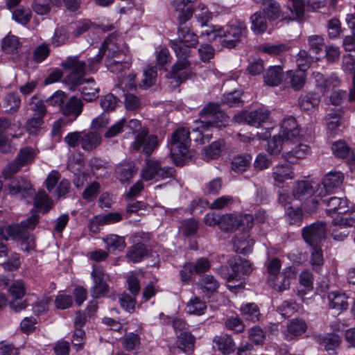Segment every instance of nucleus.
Instances as JSON below:
<instances>
[{
  "instance_id": "1",
  "label": "nucleus",
  "mask_w": 355,
  "mask_h": 355,
  "mask_svg": "<svg viewBox=\"0 0 355 355\" xmlns=\"http://www.w3.org/2000/svg\"><path fill=\"white\" fill-rule=\"evenodd\" d=\"M246 25L240 21L224 27H214L202 33V35H206L208 37L209 41L220 39L222 45L227 49L235 47L243 37H246Z\"/></svg>"
},
{
  "instance_id": "2",
  "label": "nucleus",
  "mask_w": 355,
  "mask_h": 355,
  "mask_svg": "<svg viewBox=\"0 0 355 355\" xmlns=\"http://www.w3.org/2000/svg\"><path fill=\"white\" fill-rule=\"evenodd\" d=\"M189 135V129L180 128L177 129L171 136V155L177 166L181 165L189 157L188 155V144L191 140Z\"/></svg>"
},
{
  "instance_id": "3",
  "label": "nucleus",
  "mask_w": 355,
  "mask_h": 355,
  "mask_svg": "<svg viewBox=\"0 0 355 355\" xmlns=\"http://www.w3.org/2000/svg\"><path fill=\"white\" fill-rule=\"evenodd\" d=\"M177 34L178 37L169 42L176 57L191 55V49L198 43V36L187 26H179Z\"/></svg>"
},
{
  "instance_id": "4",
  "label": "nucleus",
  "mask_w": 355,
  "mask_h": 355,
  "mask_svg": "<svg viewBox=\"0 0 355 355\" xmlns=\"http://www.w3.org/2000/svg\"><path fill=\"white\" fill-rule=\"evenodd\" d=\"M199 121L211 129H220L230 122V118L221 110L219 104L209 103L199 113Z\"/></svg>"
},
{
  "instance_id": "5",
  "label": "nucleus",
  "mask_w": 355,
  "mask_h": 355,
  "mask_svg": "<svg viewBox=\"0 0 355 355\" xmlns=\"http://www.w3.org/2000/svg\"><path fill=\"white\" fill-rule=\"evenodd\" d=\"M127 52L128 47L123 44L121 38L115 35H110L105 40L101 48L99 49L98 53L91 59V62H99L103 55H105V57H115L121 53L125 55Z\"/></svg>"
},
{
  "instance_id": "6",
  "label": "nucleus",
  "mask_w": 355,
  "mask_h": 355,
  "mask_svg": "<svg viewBox=\"0 0 355 355\" xmlns=\"http://www.w3.org/2000/svg\"><path fill=\"white\" fill-rule=\"evenodd\" d=\"M159 145V140L155 135H149L148 129L141 128L137 133L132 147L134 150H142L143 153L149 156Z\"/></svg>"
},
{
  "instance_id": "7",
  "label": "nucleus",
  "mask_w": 355,
  "mask_h": 355,
  "mask_svg": "<svg viewBox=\"0 0 355 355\" xmlns=\"http://www.w3.org/2000/svg\"><path fill=\"white\" fill-rule=\"evenodd\" d=\"M173 170L170 167H162L158 161L148 160L141 171V177L146 181H160L173 177Z\"/></svg>"
},
{
  "instance_id": "8",
  "label": "nucleus",
  "mask_w": 355,
  "mask_h": 355,
  "mask_svg": "<svg viewBox=\"0 0 355 355\" xmlns=\"http://www.w3.org/2000/svg\"><path fill=\"white\" fill-rule=\"evenodd\" d=\"M190 56L177 57L178 60L172 66L170 74L171 84L173 87H178L191 76V72L189 70L191 62L188 60Z\"/></svg>"
},
{
  "instance_id": "9",
  "label": "nucleus",
  "mask_w": 355,
  "mask_h": 355,
  "mask_svg": "<svg viewBox=\"0 0 355 355\" xmlns=\"http://www.w3.org/2000/svg\"><path fill=\"white\" fill-rule=\"evenodd\" d=\"M270 117V112L261 107L252 111H242L234 116V120L239 123H245L251 126L259 128L266 123Z\"/></svg>"
},
{
  "instance_id": "10",
  "label": "nucleus",
  "mask_w": 355,
  "mask_h": 355,
  "mask_svg": "<svg viewBox=\"0 0 355 355\" xmlns=\"http://www.w3.org/2000/svg\"><path fill=\"white\" fill-rule=\"evenodd\" d=\"M344 180V175L340 171H330L322 179V184H316L318 196L323 197L333 193L339 188Z\"/></svg>"
},
{
  "instance_id": "11",
  "label": "nucleus",
  "mask_w": 355,
  "mask_h": 355,
  "mask_svg": "<svg viewBox=\"0 0 355 355\" xmlns=\"http://www.w3.org/2000/svg\"><path fill=\"white\" fill-rule=\"evenodd\" d=\"M72 87H79L83 99L91 102L98 97L99 87L93 78H78L72 80Z\"/></svg>"
},
{
  "instance_id": "12",
  "label": "nucleus",
  "mask_w": 355,
  "mask_h": 355,
  "mask_svg": "<svg viewBox=\"0 0 355 355\" xmlns=\"http://www.w3.org/2000/svg\"><path fill=\"white\" fill-rule=\"evenodd\" d=\"M326 232L325 223L316 222L304 227L302 230V236L310 245H315L325 238Z\"/></svg>"
},
{
  "instance_id": "13",
  "label": "nucleus",
  "mask_w": 355,
  "mask_h": 355,
  "mask_svg": "<svg viewBox=\"0 0 355 355\" xmlns=\"http://www.w3.org/2000/svg\"><path fill=\"white\" fill-rule=\"evenodd\" d=\"M229 265L232 273L227 274L225 278L230 283L234 280H239L240 275H248L252 272L253 268L252 263L241 257H234L229 261Z\"/></svg>"
},
{
  "instance_id": "14",
  "label": "nucleus",
  "mask_w": 355,
  "mask_h": 355,
  "mask_svg": "<svg viewBox=\"0 0 355 355\" xmlns=\"http://www.w3.org/2000/svg\"><path fill=\"white\" fill-rule=\"evenodd\" d=\"M279 135L286 142L291 141L292 143L300 141L302 137L300 135L296 119L292 116L286 118L282 121Z\"/></svg>"
},
{
  "instance_id": "15",
  "label": "nucleus",
  "mask_w": 355,
  "mask_h": 355,
  "mask_svg": "<svg viewBox=\"0 0 355 355\" xmlns=\"http://www.w3.org/2000/svg\"><path fill=\"white\" fill-rule=\"evenodd\" d=\"M294 277L293 269L291 267H288L273 277H268V282L275 291L282 292L289 288L291 281Z\"/></svg>"
},
{
  "instance_id": "16",
  "label": "nucleus",
  "mask_w": 355,
  "mask_h": 355,
  "mask_svg": "<svg viewBox=\"0 0 355 355\" xmlns=\"http://www.w3.org/2000/svg\"><path fill=\"white\" fill-rule=\"evenodd\" d=\"M311 153V147L303 143H300L290 150L282 154L285 161L292 164H297L302 159H306Z\"/></svg>"
},
{
  "instance_id": "17",
  "label": "nucleus",
  "mask_w": 355,
  "mask_h": 355,
  "mask_svg": "<svg viewBox=\"0 0 355 355\" xmlns=\"http://www.w3.org/2000/svg\"><path fill=\"white\" fill-rule=\"evenodd\" d=\"M8 291L12 297L10 302V307L16 312L25 309L26 304L21 300L25 295L24 282L21 281L15 282L10 286Z\"/></svg>"
},
{
  "instance_id": "18",
  "label": "nucleus",
  "mask_w": 355,
  "mask_h": 355,
  "mask_svg": "<svg viewBox=\"0 0 355 355\" xmlns=\"http://www.w3.org/2000/svg\"><path fill=\"white\" fill-rule=\"evenodd\" d=\"M62 67L64 69L71 71L68 77L69 82L78 78H83L85 72L86 64L84 61L79 60L77 56L69 57L62 63Z\"/></svg>"
},
{
  "instance_id": "19",
  "label": "nucleus",
  "mask_w": 355,
  "mask_h": 355,
  "mask_svg": "<svg viewBox=\"0 0 355 355\" xmlns=\"http://www.w3.org/2000/svg\"><path fill=\"white\" fill-rule=\"evenodd\" d=\"M8 190L10 194L19 195L23 198L32 196L35 193L30 182L22 178L12 180L8 185Z\"/></svg>"
},
{
  "instance_id": "20",
  "label": "nucleus",
  "mask_w": 355,
  "mask_h": 355,
  "mask_svg": "<svg viewBox=\"0 0 355 355\" xmlns=\"http://www.w3.org/2000/svg\"><path fill=\"white\" fill-rule=\"evenodd\" d=\"M137 167L134 162L124 161L117 164L114 169L116 178L121 183L129 182L137 174Z\"/></svg>"
},
{
  "instance_id": "21",
  "label": "nucleus",
  "mask_w": 355,
  "mask_h": 355,
  "mask_svg": "<svg viewBox=\"0 0 355 355\" xmlns=\"http://www.w3.org/2000/svg\"><path fill=\"white\" fill-rule=\"evenodd\" d=\"M317 184L308 180L296 181L293 185L292 193L297 200H304L316 193Z\"/></svg>"
},
{
  "instance_id": "22",
  "label": "nucleus",
  "mask_w": 355,
  "mask_h": 355,
  "mask_svg": "<svg viewBox=\"0 0 355 355\" xmlns=\"http://www.w3.org/2000/svg\"><path fill=\"white\" fill-rule=\"evenodd\" d=\"M105 62L107 69L115 73H119L130 66L128 55L122 53L115 57H105Z\"/></svg>"
},
{
  "instance_id": "23",
  "label": "nucleus",
  "mask_w": 355,
  "mask_h": 355,
  "mask_svg": "<svg viewBox=\"0 0 355 355\" xmlns=\"http://www.w3.org/2000/svg\"><path fill=\"white\" fill-rule=\"evenodd\" d=\"M271 176L277 184H284L295 178L293 168L288 164H277L272 169Z\"/></svg>"
},
{
  "instance_id": "24",
  "label": "nucleus",
  "mask_w": 355,
  "mask_h": 355,
  "mask_svg": "<svg viewBox=\"0 0 355 355\" xmlns=\"http://www.w3.org/2000/svg\"><path fill=\"white\" fill-rule=\"evenodd\" d=\"M195 123L196 125L189 130L191 137L190 139L200 144L208 142L212 137V129L200 121H196Z\"/></svg>"
},
{
  "instance_id": "25",
  "label": "nucleus",
  "mask_w": 355,
  "mask_h": 355,
  "mask_svg": "<svg viewBox=\"0 0 355 355\" xmlns=\"http://www.w3.org/2000/svg\"><path fill=\"white\" fill-rule=\"evenodd\" d=\"M102 137L96 131H82L81 148L92 151L101 144Z\"/></svg>"
},
{
  "instance_id": "26",
  "label": "nucleus",
  "mask_w": 355,
  "mask_h": 355,
  "mask_svg": "<svg viewBox=\"0 0 355 355\" xmlns=\"http://www.w3.org/2000/svg\"><path fill=\"white\" fill-rule=\"evenodd\" d=\"M323 202L328 207L327 209L328 214H342L348 211V200L345 198L331 197Z\"/></svg>"
},
{
  "instance_id": "27",
  "label": "nucleus",
  "mask_w": 355,
  "mask_h": 355,
  "mask_svg": "<svg viewBox=\"0 0 355 355\" xmlns=\"http://www.w3.org/2000/svg\"><path fill=\"white\" fill-rule=\"evenodd\" d=\"M329 306L331 309L345 311L348 308L347 297L345 293L340 291H332L327 295Z\"/></svg>"
},
{
  "instance_id": "28",
  "label": "nucleus",
  "mask_w": 355,
  "mask_h": 355,
  "mask_svg": "<svg viewBox=\"0 0 355 355\" xmlns=\"http://www.w3.org/2000/svg\"><path fill=\"white\" fill-rule=\"evenodd\" d=\"M320 103V96L315 92H308L302 94L298 103L300 108L305 111H311L319 105Z\"/></svg>"
},
{
  "instance_id": "29",
  "label": "nucleus",
  "mask_w": 355,
  "mask_h": 355,
  "mask_svg": "<svg viewBox=\"0 0 355 355\" xmlns=\"http://www.w3.org/2000/svg\"><path fill=\"white\" fill-rule=\"evenodd\" d=\"M199 286L202 293L209 297L214 293L217 292L219 282L214 276L207 275L200 277Z\"/></svg>"
},
{
  "instance_id": "30",
  "label": "nucleus",
  "mask_w": 355,
  "mask_h": 355,
  "mask_svg": "<svg viewBox=\"0 0 355 355\" xmlns=\"http://www.w3.org/2000/svg\"><path fill=\"white\" fill-rule=\"evenodd\" d=\"M83 103L76 96L71 97L62 107V114L65 116H73L76 119L82 112Z\"/></svg>"
},
{
  "instance_id": "31",
  "label": "nucleus",
  "mask_w": 355,
  "mask_h": 355,
  "mask_svg": "<svg viewBox=\"0 0 355 355\" xmlns=\"http://www.w3.org/2000/svg\"><path fill=\"white\" fill-rule=\"evenodd\" d=\"M331 150L334 155L337 157L346 158L349 162L354 160L353 152L344 141H335L331 146Z\"/></svg>"
},
{
  "instance_id": "32",
  "label": "nucleus",
  "mask_w": 355,
  "mask_h": 355,
  "mask_svg": "<svg viewBox=\"0 0 355 355\" xmlns=\"http://www.w3.org/2000/svg\"><path fill=\"white\" fill-rule=\"evenodd\" d=\"M254 243V241L250 238V235L247 233H244L241 236L236 235L234 239V248L238 253H248L251 251Z\"/></svg>"
},
{
  "instance_id": "33",
  "label": "nucleus",
  "mask_w": 355,
  "mask_h": 355,
  "mask_svg": "<svg viewBox=\"0 0 355 355\" xmlns=\"http://www.w3.org/2000/svg\"><path fill=\"white\" fill-rule=\"evenodd\" d=\"M264 82L269 86H277L283 78V70L280 66L270 67L266 71L264 76Z\"/></svg>"
},
{
  "instance_id": "34",
  "label": "nucleus",
  "mask_w": 355,
  "mask_h": 355,
  "mask_svg": "<svg viewBox=\"0 0 355 355\" xmlns=\"http://www.w3.org/2000/svg\"><path fill=\"white\" fill-rule=\"evenodd\" d=\"M252 157L249 154H241L234 156L231 162V168L237 173H241L249 168Z\"/></svg>"
},
{
  "instance_id": "35",
  "label": "nucleus",
  "mask_w": 355,
  "mask_h": 355,
  "mask_svg": "<svg viewBox=\"0 0 355 355\" xmlns=\"http://www.w3.org/2000/svg\"><path fill=\"white\" fill-rule=\"evenodd\" d=\"M287 76L290 79L289 83L295 90L302 89L306 83V71L297 69L295 71L287 72Z\"/></svg>"
},
{
  "instance_id": "36",
  "label": "nucleus",
  "mask_w": 355,
  "mask_h": 355,
  "mask_svg": "<svg viewBox=\"0 0 355 355\" xmlns=\"http://www.w3.org/2000/svg\"><path fill=\"white\" fill-rule=\"evenodd\" d=\"M241 314L245 320L253 322L259 321L260 312L258 306L255 303H247L240 308Z\"/></svg>"
},
{
  "instance_id": "37",
  "label": "nucleus",
  "mask_w": 355,
  "mask_h": 355,
  "mask_svg": "<svg viewBox=\"0 0 355 355\" xmlns=\"http://www.w3.org/2000/svg\"><path fill=\"white\" fill-rule=\"evenodd\" d=\"M251 30L255 34H262L268 27L265 16L261 11L256 12L250 17Z\"/></svg>"
},
{
  "instance_id": "38",
  "label": "nucleus",
  "mask_w": 355,
  "mask_h": 355,
  "mask_svg": "<svg viewBox=\"0 0 355 355\" xmlns=\"http://www.w3.org/2000/svg\"><path fill=\"white\" fill-rule=\"evenodd\" d=\"M108 251H122L125 248V238L116 234H109L103 239Z\"/></svg>"
},
{
  "instance_id": "39",
  "label": "nucleus",
  "mask_w": 355,
  "mask_h": 355,
  "mask_svg": "<svg viewBox=\"0 0 355 355\" xmlns=\"http://www.w3.org/2000/svg\"><path fill=\"white\" fill-rule=\"evenodd\" d=\"M292 5L288 6L290 13L284 18L289 20H300L303 18L305 10L304 0L291 1Z\"/></svg>"
},
{
  "instance_id": "40",
  "label": "nucleus",
  "mask_w": 355,
  "mask_h": 355,
  "mask_svg": "<svg viewBox=\"0 0 355 355\" xmlns=\"http://www.w3.org/2000/svg\"><path fill=\"white\" fill-rule=\"evenodd\" d=\"M147 250L142 243H137L129 248L126 252V257L132 263L140 262L146 255Z\"/></svg>"
},
{
  "instance_id": "41",
  "label": "nucleus",
  "mask_w": 355,
  "mask_h": 355,
  "mask_svg": "<svg viewBox=\"0 0 355 355\" xmlns=\"http://www.w3.org/2000/svg\"><path fill=\"white\" fill-rule=\"evenodd\" d=\"M263 10L269 20L274 21L281 16L279 4L275 0H264Z\"/></svg>"
},
{
  "instance_id": "42",
  "label": "nucleus",
  "mask_w": 355,
  "mask_h": 355,
  "mask_svg": "<svg viewBox=\"0 0 355 355\" xmlns=\"http://www.w3.org/2000/svg\"><path fill=\"white\" fill-rule=\"evenodd\" d=\"M349 227L344 223H340L339 218L333 220V226L331 227V236L335 241H342L349 234L347 230Z\"/></svg>"
},
{
  "instance_id": "43",
  "label": "nucleus",
  "mask_w": 355,
  "mask_h": 355,
  "mask_svg": "<svg viewBox=\"0 0 355 355\" xmlns=\"http://www.w3.org/2000/svg\"><path fill=\"white\" fill-rule=\"evenodd\" d=\"M318 343L323 346L326 351H334L340 343V338L336 334H327L318 337Z\"/></svg>"
},
{
  "instance_id": "44",
  "label": "nucleus",
  "mask_w": 355,
  "mask_h": 355,
  "mask_svg": "<svg viewBox=\"0 0 355 355\" xmlns=\"http://www.w3.org/2000/svg\"><path fill=\"white\" fill-rule=\"evenodd\" d=\"M216 343L224 354H230L235 349V343L229 335L225 334L215 338Z\"/></svg>"
},
{
  "instance_id": "45",
  "label": "nucleus",
  "mask_w": 355,
  "mask_h": 355,
  "mask_svg": "<svg viewBox=\"0 0 355 355\" xmlns=\"http://www.w3.org/2000/svg\"><path fill=\"white\" fill-rule=\"evenodd\" d=\"M225 147L223 140H218L213 142L208 146L204 148L205 157L207 159H214L220 157L223 149Z\"/></svg>"
},
{
  "instance_id": "46",
  "label": "nucleus",
  "mask_w": 355,
  "mask_h": 355,
  "mask_svg": "<svg viewBox=\"0 0 355 355\" xmlns=\"http://www.w3.org/2000/svg\"><path fill=\"white\" fill-rule=\"evenodd\" d=\"M307 329L304 320L301 319L292 320L287 326V331L290 335V339L304 334Z\"/></svg>"
},
{
  "instance_id": "47",
  "label": "nucleus",
  "mask_w": 355,
  "mask_h": 355,
  "mask_svg": "<svg viewBox=\"0 0 355 355\" xmlns=\"http://www.w3.org/2000/svg\"><path fill=\"white\" fill-rule=\"evenodd\" d=\"M29 106L30 110L33 112V116L44 118L47 113L46 107L44 101L35 95L31 98Z\"/></svg>"
},
{
  "instance_id": "48",
  "label": "nucleus",
  "mask_w": 355,
  "mask_h": 355,
  "mask_svg": "<svg viewBox=\"0 0 355 355\" xmlns=\"http://www.w3.org/2000/svg\"><path fill=\"white\" fill-rule=\"evenodd\" d=\"M179 347L184 352L192 351L194 347L195 337L189 332H182L178 336Z\"/></svg>"
},
{
  "instance_id": "49",
  "label": "nucleus",
  "mask_w": 355,
  "mask_h": 355,
  "mask_svg": "<svg viewBox=\"0 0 355 355\" xmlns=\"http://www.w3.org/2000/svg\"><path fill=\"white\" fill-rule=\"evenodd\" d=\"M237 216L225 214L220 216L219 227L225 232H233L237 227Z\"/></svg>"
},
{
  "instance_id": "50",
  "label": "nucleus",
  "mask_w": 355,
  "mask_h": 355,
  "mask_svg": "<svg viewBox=\"0 0 355 355\" xmlns=\"http://www.w3.org/2000/svg\"><path fill=\"white\" fill-rule=\"evenodd\" d=\"M34 204L37 209H43V213L48 212L52 207V202L44 191H40L35 195Z\"/></svg>"
},
{
  "instance_id": "51",
  "label": "nucleus",
  "mask_w": 355,
  "mask_h": 355,
  "mask_svg": "<svg viewBox=\"0 0 355 355\" xmlns=\"http://www.w3.org/2000/svg\"><path fill=\"white\" fill-rule=\"evenodd\" d=\"M43 125L44 118L32 116L26 120L24 128L30 135H37L42 128Z\"/></svg>"
},
{
  "instance_id": "52",
  "label": "nucleus",
  "mask_w": 355,
  "mask_h": 355,
  "mask_svg": "<svg viewBox=\"0 0 355 355\" xmlns=\"http://www.w3.org/2000/svg\"><path fill=\"white\" fill-rule=\"evenodd\" d=\"M187 312L190 314L201 315L207 309L206 303L200 298L195 297L187 305Z\"/></svg>"
},
{
  "instance_id": "53",
  "label": "nucleus",
  "mask_w": 355,
  "mask_h": 355,
  "mask_svg": "<svg viewBox=\"0 0 355 355\" xmlns=\"http://www.w3.org/2000/svg\"><path fill=\"white\" fill-rule=\"evenodd\" d=\"M20 104L21 99L17 94H8L5 98L4 107L8 113L16 112L19 110Z\"/></svg>"
},
{
  "instance_id": "54",
  "label": "nucleus",
  "mask_w": 355,
  "mask_h": 355,
  "mask_svg": "<svg viewBox=\"0 0 355 355\" xmlns=\"http://www.w3.org/2000/svg\"><path fill=\"white\" fill-rule=\"evenodd\" d=\"M36 155L37 152L33 148L25 147L20 150L16 159L24 166L31 163Z\"/></svg>"
},
{
  "instance_id": "55",
  "label": "nucleus",
  "mask_w": 355,
  "mask_h": 355,
  "mask_svg": "<svg viewBox=\"0 0 355 355\" xmlns=\"http://www.w3.org/2000/svg\"><path fill=\"white\" fill-rule=\"evenodd\" d=\"M258 49L261 52L275 55L286 51L288 49V47L285 44H272L267 43L260 45L258 47Z\"/></svg>"
},
{
  "instance_id": "56",
  "label": "nucleus",
  "mask_w": 355,
  "mask_h": 355,
  "mask_svg": "<svg viewBox=\"0 0 355 355\" xmlns=\"http://www.w3.org/2000/svg\"><path fill=\"white\" fill-rule=\"evenodd\" d=\"M1 46L6 53H14L17 52V50L19 48V42L17 37L14 35H8L2 40Z\"/></svg>"
},
{
  "instance_id": "57",
  "label": "nucleus",
  "mask_w": 355,
  "mask_h": 355,
  "mask_svg": "<svg viewBox=\"0 0 355 355\" xmlns=\"http://www.w3.org/2000/svg\"><path fill=\"white\" fill-rule=\"evenodd\" d=\"M237 227L236 230H240L244 233L252 229L254 225V218L250 214H244L237 216Z\"/></svg>"
},
{
  "instance_id": "58",
  "label": "nucleus",
  "mask_w": 355,
  "mask_h": 355,
  "mask_svg": "<svg viewBox=\"0 0 355 355\" xmlns=\"http://www.w3.org/2000/svg\"><path fill=\"white\" fill-rule=\"evenodd\" d=\"M171 60L172 56L165 47L162 48L156 54V67L159 69H165Z\"/></svg>"
},
{
  "instance_id": "59",
  "label": "nucleus",
  "mask_w": 355,
  "mask_h": 355,
  "mask_svg": "<svg viewBox=\"0 0 355 355\" xmlns=\"http://www.w3.org/2000/svg\"><path fill=\"white\" fill-rule=\"evenodd\" d=\"M284 141L285 140L279 134L274 135L268 142V152L271 155H278L282 150Z\"/></svg>"
},
{
  "instance_id": "60",
  "label": "nucleus",
  "mask_w": 355,
  "mask_h": 355,
  "mask_svg": "<svg viewBox=\"0 0 355 355\" xmlns=\"http://www.w3.org/2000/svg\"><path fill=\"white\" fill-rule=\"evenodd\" d=\"M313 61V58L305 50H301L298 53L296 58V63L298 69L306 71Z\"/></svg>"
},
{
  "instance_id": "61",
  "label": "nucleus",
  "mask_w": 355,
  "mask_h": 355,
  "mask_svg": "<svg viewBox=\"0 0 355 355\" xmlns=\"http://www.w3.org/2000/svg\"><path fill=\"white\" fill-rule=\"evenodd\" d=\"M312 246L311 263L313 266V270H318V268L323 265L324 259L322 252L320 248L315 245Z\"/></svg>"
},
{
  "instance_id": "62",
  "label": "nucleus",
  "mask_w": 355,
  "mask_h": 355,
  "mask_svg": "<svg viewBox=\"0 0 355 355\" xmlns=\"http://www.w3.org/2000/svg\"><path fill=\"white\" fill-rule=\"evenodd\" d=\"M67 95L65 92L58 90L53 93L47 100L48 103L53 107H58L61 110L64 107L63 105L66 102Z\"/></svg>"
},
{
  "instance_id": "63",
  "label": "nucleus",
  "mask_w": 355,
  "mask_h": 355,
  "mask_svg": "<svg viewBox=\"0 0 355 355\" xmlns=\"http://www.w3.org/2000/svg\"><path fill=\"white\" fill-rule=\"evenodd\" d=\"M110 123V116L107 113H102L92 121L91 129L94 131L104 129Z\"/></svg>"
},
{
  "instance_id": "64",
  "label": "nucleus",
  "mask_w": 355,
  "mask_h": 355,
  "mask_svg": "<svg viewBox=\"0 0 355 355\" xmlns=\"http://www.w3.org/2000/svg\"><path fill=\"white\" fill-rule=\"evenodd\" d=\"M297 310V304L294 302L284 301L278 308V312L284 318L292 316Z\"/></svg>"
}]
</instances>
